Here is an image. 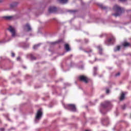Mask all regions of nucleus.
I'll return each instance as SVG.
<instances>
[{"mask_svg": "<svg viewBox=\"0 0 131 131\" xmlns=\"http://www.w3.org/2000/svg\"><path fill=\"white\" fill-rule=\"evenodd\" d=\"M113 9L116 12V13L113 14V16L116 17L119 16L124 11L123 8H122L119 5H114V7H113Z\"/></svg>", "mask_w": 131, "mask_h": 131, "instance_id": "obj_1", "label": "nucleus"}, {"mask_svg": "<svg viewBox=\"0 0 131 131\" xmlns=\"http://www.w3.org/2000/svg\"><path fill=\"white\" fill-rule=\"evenodd\" d=\"M78 79H79V81H83V82H84L85 83H88V81L89 80L88 78L84 75H80V76H79Z\"/></svg>", "mask_w": 131, "mask_h": 131, "instance_id": "obj_2", "label": "nucleus"}, {"mask_svg": "<svg viewBox=\"0 0 131 131\" xmlns=\"http://www.w3.org/2000/svg\"><path fill=\"white\" fill-rule=\"evenodd\" d=\"M105 44L107 45H113L115 42V38L114 37L108 38L105 41Z\"/></svg>", "mask_w": 131, "mask_h": 131, "instance_id": "obj_3", "label": "nucleus"}, {"mask_svg": "<svg viewBox=\"0 0 131 131\" xmlns=\"http://www.w3.org/2000/svg\"><path fill=\"white\" fill-rule=\"evenodd\" d=\"M68 108L71 111L75 112L76 111V108L75 107V105L74 104H68Z\"/></svg>", "mask_w": 131, "mask_h": 131, "instance_id": "obj_4", "label": "nucleus"}, {"mask_svg": "<svg viewBox=\"0 0 131 131\" xmlns=\"http://www.w3.org/2000/svg\"><path fill=\"white\" fill-rule=\"evenodd\" d=\"M8 30H9V31L12 34V37H14L15 36V30L13 28H12L11 26H9V28Z\"/></svg>", "mask_w": 131, "mask_h": 131, "instance_id": "obj_5", "label": "nucleus"}, {"mask_svg": "<svg viewBox=\"0 0 131 131\" xmlns=\"http://www.w3.org/2000/svg\"><path fill=\"white\" fill-rule=\"evenodd\" d=\"M57 9L54 7H50L49 9H48V11L49 13H55L57 12Z\"/></svg>", "mask_w": 131, "mask_h": 131, "instance_id": "obj_6", "label": "nucleus"}, {"mask_svg": "<svg viewBox=\"0 0 131 131\" xmlns=\"http://www.w3.org/2000/svg\"><path fill=\"white\" fill-rule=\"evenodd\" d=\"M42 115V113L41 112V110H39L37 112L36 116H35V119H39L41 116Z\"/></svg>", "mask_w": 131, "mask_h": 131, "instance_id": "obj_7", "label": "nucleus"}, {"mask_svg": "<svg viewBox=\"0 0 131 131\" xmlns=\"http://www.w3.org/2000/svg\"><path fill=\"white\" fill-rule=\"evenodd\" d=\"M111 102L110 101H105L104 104H101V106L103 107V108H106L109 105H110Z\"/></svg>", "mask_w": 131, "mask_h": 131, "instance_id": "obj_8", "label": "nucleus"}, {"mask_svg": "<svg viewBox=\"0 0 131 131\" xmlns=\"http://www.w3.org/2000/svg\"><path fill=\"white\" fill-rule=\"evenodd\" d=\"M25 29L26 30H27V32H29V31H31V30H32L29 24H27V25H25Z\"/></svg>", "mask_w": 131, "mask_h": 131, "instance_id": "obj_9", "label": "nucleus"}, {"mask_svg": "<svg viewBox=\"0 0 131 131\" xmlns=\"http://www.w3.org/2000/svg\"><path fill=\"white\" fill-rule=\"evenodd\" d=\"M3 18H4L6 20H12L14 19L13 16H5L3 17Z\"/></svg>", "mask_w": 131, "mask_h": 131, "instance_id": "obj_10", "label": "nucleus"}, {"mask_svg": "<svg viewBox=\"0 0 131 131\" xmlns=\"http://www.w3.org/2000/svg\"><path fill=\"white\" fill-rule=\"evenodd\" d=\"M123 47H124V48L130 47V43L127 42H124L123 43Z\"/></svg>", "mask_w": 131, "mask_h": 131, "instance_id": "obj_11", "label": "nucleus"}, {"mask_svg": "<svg viewBox=\"0 0 131 131\" xmlns=\"http://www.w3.org/2000/svg\"><path fill=\"white\" fill-rule=\"evenodd\" d=\"M65 49H66V51H67V52H69L71 50L70 46L68 44L65 45Z\"/></svg>", "mask_w": 131, "mask_h": 131, "instance_id": "obj_12", "label": "nucleus"}, {"mask_svg": "<svg viewBox=\"0 0 131 131\" xmlns=\"http://www.w3.org/2000/svg\"><path fill=\"white\" fill-rule=\"evenodd\" d=\"M120 50V46H117V47L114 48V52H117L119 51Z\"/></svg>", "mask_w": 131, "mask_h": 131, "instance_id": "obj_13", "label": "nucleus"}, {"mask_svg": "<svg viewBox=\"0 0 131 131\" xmlns=\"http://www.w3.org/2000/svg\"><path fill=\"white\" fill-rule=\"evenodd\" d=\"M17 4H18V3H16V2H14V3H12V4H11V5H10L11 8H13L14 7L16 6Z\"/></svg>", "mask_w": 131, "mask_h": 131, "instance_id": "obj_14", "label": "nucleus"}, {"mask_svg": "<svg viewBox=\"0 0 131 131\" xmlns=\"http://www.w3.org/2000/svg\"><path fill=\"white\" fill-rule=\"evenodd\" d=\"M97 49H99V54H102V47L101 46H99L97 47Z\"/></svg>", "mask_w": 131, "mask_h": 131, "instance_id": "obj_15", "label": "nucleus"}, {"mask_svg": "<svg viewBox=\"0 0 131 131\" xmlns=\"http://www.w3.org/2000/svg\"><path fill=\"white\" fill-rule=\"evenodd\" d=\"M124 97H125V94L124 93H122L121 95H120V101L123 100V99H124Z\"/></svg>", "mask_w": 131, "mask_h": 131, "instance_id": "obj_16", "label": "nucleus"}, {"mask_svg": "<svg viewBox=\"0 0 131 131\" xmlns=\"http://www.w3.org/2000/svg\"><path fill=\"white\" fill-rule=\"evenodd\" d=\"M62 4H67L68 2V0H58Z\"/></svg>", "mask_w": 131, "mask_h": 131, "instance_id": "obj_17", "label": "nucleus"}, {"mask_svg": "<svg viewBox=\"0 0 131 131\" xmlns=\"http://www.w3.org/2000/svg\"><path fill=\"white\" fill-rule=\"evenodd\" d=\"M84 52H85V53H86L90 54V53H92V50L90 49L89 50H86V51H85Z\"/></svg>", "mask_w": 131, "mask_h": 131, "instance_id": "obj_18", "label": "nucleus"}, {"mask_svg": "<svg viewBox=\"0 0 131 131\" xmlns=\"http://www.w3.org/2000/svg\"><path fill=\"white\" fill-rule=\"evenodd\" d=\"M30 58H31L32 60H36V57H35L33 55H30Z\"/></svg>", "mask_w": 131, "mask_h": 131, "instance_id": "obj_19", "label": "nucleus"}, {"mask_svg": "<svg viewBox=\"0 0 131 131\" xmlns=\"http://www.w3.org/2000/svg\"><path fill=\"white\" fill-rule=\"evenodd\" d=\"M59 42H60V41H56L55 42H53L52 45H56L57 43H59Z\"/></svg>", "mask_w": 131, "mask_h": 131, "instance_id": "obj_20", "label": "nucleus"}, {"mask_svg": "<svg viewBox=\"0 0 131 131\" xmlns=\"http://www.w3.org/2000/svg\"><path fill=\"white\" fill-rule=\"evenodd\" d=\"M39 46V45H35L33 46V49H36L37 48H38Z\"/></svg>", "mask_w": 131, "mask_h": 131, "instance_id": "obj_21", "label": "nucleus"}, {"mask_svg": "<svg viewBox=\"0 0 131 131\" xmlns=\"http://www.w3.org/2000/svg\"><path fill=\"white\" fill-rule=\"evenodd\" d=\"M100 7L102 9H106V7L105 6H103V5H100Z\"/></svg>", "mask_w": 131, "mask_h": 131, "instance_id": "obj_22", "label": "nucleus"}, {"mask_svg": "<svg viewBox=\"0 0 131 131\" xmlns=\"http://www.w3.org/2000/svg\"><path fill=\"white\" fill-rule=\"evenodd\" d=\"M120 75V73H117V74H116L115 76L117 77V76H119Z\"/></svg>", "mask_w": 131, "mask_h": 131, "instance_id": "obj_23", "label": "nucleus"}, {"mask_svg": "<svg viewBox=\"0 0 131 131\" xmlns=\"http://www.w3.org/2000/svg\"><path fill=\"white\" fill-rule=\"evenodd\" d=\"M126 108V105H123V106H122V109L125 110Z\"/></svg>", "mask_w": 131, "mask_h": 131, "instance_id": "obj_24", "label": "nucleus"}, {"mask_svg": "<svg viewBox=\"0 0 131 131\" xmlns=\"http://www.w3.org/2000/svg\"><path fill=\"white\" fill-rule=\"evenodd\" d=\"M11 56H12L13 57H15V53H11Z\"/></svg>", "mask_w": 131, "mask_h": 131, "instance_id": "obj_25", "label": "nucleus"}, {"mask_svg": "<svg viewBox=\"0 0 131 131\" xmlns=\"http://www.w3.org/2000/svg\"><path fill=\"white\" fill-rule=\"evenodd\" d=\"M106 93L109 94V90L108 89H107V90H106Z\"/></svg>", "mask_w": 131, "mask_h": 131, "instance_id": "obj_26", "label": "nucleus"}, {"mask_svg": "<svg viewBox=\"0 0 131 131\" xmlns=\"http://www.w3.org/2000/svg\"><path fill=\"white\" fill-rule=\"evenodd\" d=\"M5 129L4 128H0V131H4Z\"/></svg>", "mask_w": 131, "mask_h": 131, "instance_id": "obj_27", "label": "nucleus"}, {"mask_svg": "<svg viewBox=\"0 0 131 131\" xmlns=\"http://www.w3.org/2000/svg\"><path fill=\"white\" fill-rule=\"evenodd\" d=\"M119 1H121L122 2H125L126 1V0H119Z\"/></svg>", "mask_w": 131, "mask_h": 131, "instance_id": "obj_28", "label": "nucleus"}, {"mask_svg": "<svg viewBox=\"0 0 131 131\" xmlns=\"http://www.w3.org/2000/svg\"><path fill=\"white\" fill-rule=\"evenodd\" d=\"M97 67H94V71H97Z\"/></svg>", "mask_w": 131, "mask_h": 131, "instance_id": "obj_29", "label": "nucleus"}, {"mask_svg": "<svg viewBox=\"0 0 131 131\" xmlns=\"http://www.w3.org/2000/svg\"><path fill=\"white\" fill-rule=\"evenodd\" d=\"M85 42H86V43H87L88 42V40H85Z\"/></svg>", "mask_w": 131, "mask_h": 131, "instance_id": "obj_30", "label": "nucleus"}, {"mask_svg": "<svg viewBox=\"0 0 131 131\" xmlns=\"http://www.w3.org/2000/svg\"><path fill=\"white\" fill-rule=\"evenodd\" d=\"M17 60H20V57H17Z\"/></svg>", "mask_w": 131, "mask_h": 131, "instance_id": "obj_31", "label": "nucleus"}, {"mask_svg": "<svg viewBox=\"0 0 131 131\" xmlns=\"http://www.w3.org/2000/svg\"><path fill=\"white\" fill-rule=\"evenodd\" d=\"M105 121V120L104 119H102V122Z\"/></svg>", "mask_w": 131, "mask_h": 131, "instance_id": "obj_32", "label": "nucleus"}, {"mask_svg": "<svg viewBox=\"0 0 131 131\" xmlns=\"http://www.w3.org/2000/svg\"><path fill=\"white\" fill-rule=\"evenodd\" d=\"M75 11H72V12H75Z\"/></svg>", "mask_w": 131, "mask_h": 131, "instance_id": "obj_33", "label": "nucleus"}, {"mask_svg": "<svg viewBox=\"0 0 131 131\" xmlns=\"http://www.w3.org/2000/svg\"><path fill=\"white\" fill-rule=\"evenodd\" d=\"M85 131H89V130H85Z\"/></svg>", "mask_w": 131, "mask_h": 131, "instance_id": "obj_34", "label": "nucleus"}]
</instances>
